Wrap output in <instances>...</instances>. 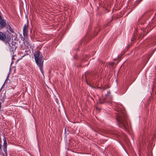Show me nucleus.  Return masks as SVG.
Instances as JSON below:
<instances>
[{
    "mask_svg": "<svg viewBox=\"0 0 156 156\" xmlns=\"http://www.w3.org/2000/svg\"><path fill=\"white\" fill-rule=\"evenodd\" d=\"M156 48H155V49H154L153 50V52H154V51H155V50H156Z\"/></svg>",
    "mask_w": 156,
    "mask_h": 156,
    "instance_id": "13",
    "label": "nucleus"
},
{
    "mask_svg": "<svg viewBox=\"0 0 156 156\" xmlns=\"http://www.w3.org/2000/svg\"><path fill=\"white\" fill-rule=\"evenodd\" d=\"M9 45L10 46V47L11 48H10V51L11 53V54H13V52L14 51L15 49L16 48L15 46H14L13 45H12V47H11L10 45L9 44Z\"/></svg>",
    "mask_w": 156,
    "mask_h": 156,
    "instance_id": "7",
    "label": "nucleus"
},
{
    "mask_svg": "<svg viewBox=\"0 0 156 156\" xmlns=\"http://www.w3.org/2000/svg\"><path fill=\"white\" fill-rule=\"evenodd\" d=\"M121 110H118V112H121Z\"/></svg>",
    "mask_w": 156,
    "mask_h": 156,
    "instance_id": "14",
    "label": "nucleus"
},
{
    "mask_svg": "<svg viewBox=\"0 0 156 156\" xmlns=\"http://www.w3.org/2000/svg\"><path fill=\"white\" fill-rule=\"evenodd\" d=\"M6 25L5 22L2 19H1L0 20V27L2 28L5 27Z\"/></svg>",
    "mask_w": 156,
    "mask_h": 156,
    "instance_id": "6",
    "label": "nucleus"
},
{
    "mask_svg": "<svg viewBox=\"0 0 156 156\" xmlns=\"http://www.w3.org/2000/svg\"><path fill=\"white\" fill-rule=\"evenodd\" d=\"M9 30L12 33H14V31L12 29L11 27L10 26H9Z\"/></svg>",
    "mask_w": 156,
    "mask_h": 156,
    "instance_id": "11",
    "label": "nucleus"
},
{
    "mask_svg": "<svg viewBox=\"0 0 156 156\" xmlns=\"http://www.w3.org/2000/svg\"><path fill=\"white\" fill-rule=\"evenodd\" d=\"M126 116L123 115L122 116L120 115L117 118V120L119 126L122 127L125 130L127 129L128 124L126 120Z\"/></svg>",
    "mask_w": 156,
    "mask_h": 156,
    "instance_id": "2",
    "label": "nucleus"
},
{
    "mask_svg": "<svg viewBox=\"0 0 156 156\" xmlns=\"http://www.w3.org/2000/svg\"><path fill=\"white\" fill-rule=\"evenodd\" d=\"M0 40L4 41L5 43H8L10 39L8 38H6V34L5 33L0 32Z\"/></svg>",
    "mask_w": 156,
    "mask_h": 156,
    "instance_id": "4",
    "label": "nucleus"
},
{
    "mask_svg": "<svg viewBox=\"0 0 156 156\" xmlns=\"http://www.w3.org/2000/svg\"><path fill=\"white\" fill-rule=\"evenodd\" d=\"M1 108V103L0 102V108Z\"/></svg>",
    "mask_w": 156,
    "mask_h": 156,
    "instance_id": "12",
    "label": "nucleus"
},
{
    "mask_svg": "<svg viewBox=\"0 0 156 156\" xmlns=\"http://www.w3.org/2000/svg\"><path fill=\"white\" fill-rule=\"evenodd\" d=\"M111 93L110 91H108L107 93L105 94V96L106 97H108L110 95Z\"/></svg>",
    "mask_w": 156,
    "mask_h": 156,
    "instance_id": "10",
    "label": "nucleus"
},
{
    "mask_svg": "<svg viewBox=\"0 0 156 156\" xmlns=\"http://www.w3.org/2000/svg\"><path fill=\"white\" fill-rule=\"evenodd\" d=\"M3 150L5 152V153L6 155L7 156V147H3Z\"/></svg>",
    "mask_w": 156,
    "mask_h": 156,
    "instance_id": "9",
    "label": "nucleus"
},
{
    "mask_svg": "<svg viewBox=\"0 0 156 156\" xmlns=\"http://www.w3.org/2000/svg\"><path fill=\"white\" fill-rule=\"evenodd\" d=\"M3 147H7V142L5 139L4 140Z\"/></svg>",
    "mask_w": 156,
    "mask_h": 156,
    "instance_id": "8",
    "label": "nucleus"
},
{
    "mask_svg": "<svg viewBox=\"0 0 156 156\" xmlns=\"http://www.w3.org/2000/svg\"><path fill=\"white\" fill-rule=\"evenodd\" d=\"M23 43L24 45L28 48H31L32 47V45H31L30 42L28 40V38L26 39L24 37L23 40Z\"/></svg>",
    "mask_w": 156,
    "mask_h": 156,
    "instance_id": "5",
    "label": "nucleus"
},
{
    "mask_svg": "<svg viewBox=\"0 0 156 156\" xmlns=\"http://www.w3.org/2000/svg\"><path fill=\"white\" fill-rule=\"evenodd\" d=\"M40 52L37 51L34 53V57L35 62L37 65L39 67L40 70L42 73L44 75L43 70V65L44 62L43 57L40 55Z\"/></svg>",
    "mask_w": 156,
    "mask_h": 156,
    "instance_id": "1",
    "label": "nucleus"
},
{
    "mask_svg": "<svg viewBox=\"0 0 156 156\" xmlns=\"http://www.w3.org/2000/svg\"><path fill=\"white\" fill-rule=\"evenodd\" d=\"M28 24L27 23L25 24L23 29V34L24 38L27 39L28 38Z\"/></svg>",
    "mask_w": 156,
    "mask_h": 156,
    "instance_id": "3",
    "label": "nucleus"
}]
</instances>
